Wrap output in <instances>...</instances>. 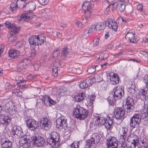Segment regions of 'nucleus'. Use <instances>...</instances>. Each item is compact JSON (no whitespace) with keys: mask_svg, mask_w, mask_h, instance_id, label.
Listing matches in <instances>:
<instances>
[{"mask_svg":"<svg viewBox=\"0 0 148 148\" xmlns=\"http://www.w3.org/2000/svg\"><path fill=\"white\" fill-rule=\"evenodd\" d=\"M73 114L75 117L84 120L88 116V112L84 108L78 105L73 110Z\"/></svg>","mask_w":148,"mask_h":148,"instance_id":"obj_1","label":"nucleus"},{"mask_svg":"<svg viewBox=\"0 0 148 148\" xmlns=\"http://www.w3.org/2000/svg\"><path fill=\"white\" fill-rule=\"evenodd\" d=\"M29 41L30 43L33 45H41L45 41V37L42 34L37 36L33 35L29 38Z\"/></svg>","mask_w":148,"mask_h":148,"instance_id":"obj_2","label":"nucleus"},{"mask_svg":"<svg viewBox=\"0 0 148 148\" xmlns=\"http://www.w3.org/2000/svg\"><path fill=\"white\" fill-rule=\"evenodd\" d=\"M143 82L146 84V87L141 88L139 90V94L142 95L143 98L147 99L148 97V75H146L144 77Z\"/></svg>","mask_w":148,"mask_h":148,"instance_id":"obj_3","label":"nucleus"},{"mask_svg":"<svg viewBox=\"0 0 148 148\" xmlns=\"http://www.w3.org/2000/svg\"><path fill=\"white\" fill-rule=\"evenodd\" d=\"M40 127L43 130H49L52 125L51 120L46 117L41 118L40 121Z\"/></svg>","mask_w":148,"mask_h":148,"instance_id":"obj_4","label":"nucleus"},{"mask_svg":"<svg viewBox=\"0 0 148 148\" xmlns=\"http://www.w3.org/2000/svg\"><path fill=\"white\" fill-rule=\"evenodd\" d=\"M141 115L139 113H135L131 118L130 125L133 127H137L140 123L141 118Z\"/></svg>","mask_w":148,"mask_h":148,"instance_id":"obj_5","label":"nucleus"},{"mask_svg":"<svg viewBox=\"0 0 148 148\" xmlns=\"http://www.w3.org/2000/svg\"><path fill=\"white\" fill-rule=\"evenodd\" d=\"M113 91L114 94L113 95V97L114 100L121 99L124 94V90L121 86L115 87L113 89Z\"/></svg>","mask_w":148,"mask_h":148,"instance_id":"obj_6","label":"nucleus"},{"mask_svg":"<svg viewBox=\"0 0 148 148\" xmlns=\"http://www.w3.org/2000/svg\"><path fill=\"white\" fill-rule=\"evenodd\" d=\"M50 138L47 139V143L53 146L59 140V136L56 132H54L50 134Z\"/></svg>","mask_w":148,"mask_h":148,"instance_id":"obj_7","label":"nucleus"},{"mask_svg":"<svg viewBox=\"0 0 148 148\" xmlns=\"http://www.w3.org/2000/svg\"><path fill=\"white\" fill-rule=\"evenodd\" d=\"M19 141L20 145H21L23 148H27L30 145L32 138L29 136L25 135L21 137Z\"/></svg>","mask_w":148,"mask_h":148,"instance_id":"obj_8","label":"nucleus"},{"mask_svg":"<svg viewBox=\"0 0 148 148\" xmlns=\"http://www.w3.org/2000/svg\"><path fill=\"white\" fill-rule=\"evenodd\" d=\"M67 119L64 116H61L60 119L56 121L57 127L60 130L63 129L65 130L67 127V124L66 123Z\"/></svg>","mask_w":148,"mask_h":148,"instance_id":"obj_9","label":"nucleus"},{"mask_svg":"<svg viewBox=\"0 0 148 148\" xmlns=\"http://www.w3.org/2000/svg\"><path fill=\"white\" fill-rule=\"evenodd\" d=\"M82 8L84 11L86 15H90L92 10L93 5L88 1L84 2Z\"/></svg>","mask_w":148,"mask_h":148,"instance_id":"obj_10","label":"nucleus"},{"mask_svg":"<svg viewBox=\"0 0 148 148\" xmlns=\"http://www.w3.org/2000/svg\"><path fill=\"white\" fill-rule=\"evenodd\" d=\"M32 140L35 146L38 147L42 146L45 142L44 138L38 135L33 136Z\"/></svg>","mask_w":148,"mask_h":148,"instance_id":"obj_11","label":"nucleus"},{"mask_svg":"<svg viewBox=\"0 0 148 148\" xmlns=\"http://www.w3.org/2000/svg\"><path fill=\"white\" fill-rule=\"evenodd\" d=\"M115 118L116 119H121L125 117V112L122 108H117L116 109L114 112Z\"/></svg>","mask_w":148,"mask_h":148,"instance_id":"obj_12","label":"nucleus"},{"mask_svg":"<svg viewBox=\"0 0 148 148\" xmlns=\"http://www.w3.org/2000/svg\"><path fill=\"white\" fill-rule=\"evenodd\" d=\"M27 124L29 129L33 131L37 129L39 125L38 121L31 119H29L27 120Z\"/></svg>","mask_w":148,"mask_h":148,"instance_id":"obj_13","label":"nucleus"},{"mask_svg":"<svg viewBox=\"0 0 148 148\" xmlns=\"http://www.w3.org/2000/svg\"><path fill=\"white\" fill-rule=\"evenodd\" d=\"M126 104L127 106L126 110L127 112H130L134 111V101L133 98L128 96L126 100Z\"/></svg>","mask_w":148,"mask_h":148,"instance_id":"obj_14","label":"nucleus"},{"mask_svg":"<svg viewBox=\"0 0 148 148\" xmlns=\"http://www.w3.org/2000/svg\"><path fill=\"white\" fill-rule=\"evenodd\" d=\"M118 142L114 137H111L107 139V148H117Z\"/></svg>","mask_w":148,"mask_h":148,"instance_id":"obj_15","label":"nucleus"},{"mask_svg":"<svg viewBox=\"0 0 148 148\" xmlns=\"http://www.w3.org/2000/svg\"><path fill=\"white\" fill-rule=\"evenodd\" d=\"M128 2V0H118V2L117 3H115L112 4V5H115L116 7L117 6L121 12L124 11L125 8V5Z\"/></svg>","mask_w":148,"mask_h":148,"instance_id":"obj_16","label":"nucleus"},{"mask_svg":"<svg viewBox=\"0 0 148 148\" xmlns=\"http://www.w3.org/2000/svg\"><path fill=\"white\" fill-rule=\"evenodd\" d=\"M5 24L6 27L11 32L14 33H18L20 30L19 27H16L14 24H11L9 21H6Z\"/></svg>","mask_w":148,"mask_h":148,"instance_id":"obj_17","label":"nucleus"},{"mask_svg":"<svg viewBox=\"0 0 148 148\" xmlns=\"http://www.w3.org/2000/svg\"><path fill=\"white\" fill-rule=\"evenodd\" d=\"M12 132L13 134L16 135L19 137H22L23 135L21 128L18 126H13L12 129Z\"/></svg>","mask_w":148,"mask_h":148,"instance_id":"obj_18","label":"nucleus"},{"mask_svg":"<svg viewBox=\"0 0 148 148\" xmlns=\"http://www.w3.org/2000/svg\"><path fill=\"white\" fill-rule=\"evenodd\" d=\"M10 121V119L9 116L4 114H0V122L2 124L7 126L9 124Z\"/></svg>","mask_w":148,"mask_h":148,"instance_id":"obj_19","label":"nucleus"},{"mask_svg":"<svg viewBox=\"0 0 148 148\" xmlns=\"http://www.w3.org/2000/svg\"><path fill=\"white\" fill-rule=\"evenodd\" d=\"M1 146L3 148H12V143L7 138H3L1 141Z\"/></svg>","mask_w":148,"mask_h":148,"instance_id":"obj_20","label":"nucleus"},{"mask_svg":"<svg viewBox=\"0 0 148 148\" xmlns=\"http://www.w3.org/2000/svg\"><path fill=\"white\" fill-rule=\"evenodd\" d=\"M9 101L8 100L5 99L1 100L0 103V110L1 112L3 111L5 112L4 110L8 109L9 108Z\"/></svg>","mask_w":148,"mask_h":148,"instance_id":"obj_21","label":"nucleus"},{"mask_svg":"<svg viewBox=\"0 0 148 148\" xmlns=\"http://www.w3.org/2000/svg\"><path fill=\"white\" fill-rule=\"evenodd\" d=\"M27 0H17L16 3H12L10 5V10L12 12H15L18 8V5L23 4V2L26 1Z\"/></svg>","mask_w":148,"mask_h":148,"instance_id":"obj_22","label":"nucleus"},{"mask_svg":"<svg viewBox=\"0 0 148 148\" xmlns=\"http://www.w3.org/2000/svg\"><path fill=\"white\" fill-rule=\"evenodd\" d=\"M23 7L27 11H32L35 9L36 5L34 2H30L27 3Z\"/></svg>","mask_w":148,"mask_h":148,"instance_id":"obj_23","label":"nucleus"},{"mask_svg":"<svg viewBox=\"0 0 148 148\" xmlns=\"http://www.w3.org/2000/svg\"><path fill=\"white\" fill-rule=\"evenodd\" d=\"M96 120L97 121V124L99 126L103 125L106 120L105 117L102 114L99 115L97 116H96Z\"/></svg>","mask_w":148,"mask_h":148,"instance_id":"obj_24","label":"nucleus"},{"mask_svg":"<svg viewBox=\"0 0 148 148\" xmlns=\"http://www.w3.org/2000/svg\"><path fill=\"white\" fill-rule=\"evenodd\" d=\"M148 138L146 136L141 138V141L138 143V148H144L147 145L148 142Z\"/></svg>","mask_w":148,"mask_h":148,"instance_id":"obj_25","label":"nucleus"},{"mask_svg":"<svg viewBox=\"0 0 148 148\" xmlns=\"http://www.w3.org/2000/svg\"><path fill=\"white\" fill-rule=\"evenodd\" d=\"M42 101L43 103L46 106H50L51 105H54L56 103L54 101L47 96L45 97Z\"/></svg>","mask_w":148,"mask_h":148,"instance_id":"obj_26","label":"nucleus"},{"mask_svg":"<svg viewBox=\"0 0 148 148\" xmlns=\"http://www.w3.org/2000/svg\"><path fill=\"white\" fill-rule=\"evenodd\" d=\"M135 37V34L132 32L127 33L125 36L126 39L127 40H129L130 42H132L134 43L136 42Z\"/></svg>","mask_w":148,"mask_h":148,"instance_id":"obj_27","label":"nucleus"},{"mask_svg":"<svg viewBox=\"0 0 148 148\" xmlns=\"http://www.w3.org/2000/svg\"><path fill=\"white\" fill-rule=\"evenodd\" d=\"M110 80L111 84H116L119 83V79L118 75L114 73L113 75L110 77Z\"/></svg>","mask_w":148,"mask_h":148,"instance_id":"obj_28","label":"nucleus"},{"mask_svg":"<svg viewBox=\"0 0 148 148\" xmlns=\"http://www.w3.org/2000/svg\"><path fill=\"white\" fill-rule=\"evenodd\" d=\"M127 141L138 143V137L134 134H131L128 136Z\"/></svg>","mask_w":148,"mask_h":148,"instance_id":"obj_29","label":"nucleus"},{"mask_svg":"<svg viewBox=\"0 0 148 148\" xmlns=\"http://www.w3.org/2000/svg\"><path fill=\"white\" fill-rule=\"evenodd\" d=\"M10 57L11 58H17L19 55V52L18 51L16 50L11 49L8 52Z\"/></svg>","mask_w":148,"mask_h":148,"instance_id":"obj_30","label":"nucleus"},{"mask_svg":"<svg viewBox=\"0 0 148 148\" xmlns=\"http://www.w3.org/2000/svg\"><path fill=\"white\" fill-rule=\"evenodd\" d=\"M66 91L62 88L57 90L55 94L56 97L58 98L62 96H64L66 93Z\"/></svg>","mask_w":148,"mask_h":148,"instance_id":"obj_31","label":"nucleus"},{"mask_svg":"<svg viewBox=\"0 0 148 148\" xmlns=\"http://www.w3.org/2000/svg\"><path fill=\"white\" fill-rule=\"evenodd\" d=\"M91 138L95 144L98 143L100 140V137L97 133H94L92 134Z\"/></svg>","mask_w":148,"mask_h":148,"instance_id":"obj_32","label":"nucleus"},{"mask_svg":"<svg viewBox=\"0 0 148 148\" xmlns=\"http://www.w3.org/2000/svg\"><path fill=\"white\" fill-rule=\"evenodd\" d=\"M85 97V95L84 93L78 94L75 96V100L76 101L80 102L82 101L84 97Z\"/></svg>","mask_w":148,"mask_h":148,"instance_id":"obj_33","label":"nucleus"},{"mask_svg":"<svg viewBox=\"0 0 148 148\" xmlns=\"http://www.w3.org/2000/svg\"><path fill=\"white\" fill-rule=\"evenodd\" d=\"M90 85V84L87 79L85 81H82L79 84L80 88L82 89H85Z\"/></svg>","mask_w":148,"mask_h":148,"instance_id":"obj_34","label":"nucleus"},{"mask_svg":"<svg viewBox=\"0 0 148 148\" xmlns=\"http://www.w3.org/2000/svg\"><path fill=\"white\" fill-rule=\"evenodd\" d=\"M31 15V14L29 13L23 14L21 16V19L27 21L29 19L32 18Z\"/></svg>","mask_w":148,"mask_h":148,"instance_id":"obj_35","label":"nucleus"},{"mask_svg":"<svg viewBox=\"0 0 148 148\" xmlns=\"http://www.w3.org/2000/svg\"><path fill=\"white\" fill-rule=\"evenodd\" d=\"M128 132V129L127 127H125L121 128L119 131L120 135L126 136Z\"/></svg>","mask_w":148,"mask_h":148,"instance_id":"obj_36","label":"nucleus"},{"mask_svg":"<svg viewBox=\"0 0 148 148\" xmlns=\"http://www.w3.org/2000/svg\"><path fill=\"white\" fill-rule=\"evenodd\" d=\"M105 126L106 128L108 130H109L112 126V120H106L104 123Z\"/></svg>","mask_w":148,"mask_h":148,"instance_id":"obj_37","label":"nucleus"},{"mask_svg":"<svg viewBox=\"0 0 148 148\" xmlns=\"http://www.w3.org/2000/svg\"><path fill=\"white\" fill-rule=\"evenodd\" d=\"M95 25L96 29L97 31H101L103 30L105 28V26L104 23H97Z\"/></svg>","mask_w":148,"mask_h":148,"instance_id":"obj_38","label":"nucleus"},{"mask_svg":"<svg viewBox=\"0 0 148 148\" xmlns=\"http://www.w3.org/2000/svg\"><path fill=\"white\" fill-rule=\"evenodd\" d=\"M128 143L126 144L127 147L128 148H135L138 144V143H136L130 141H128Z\"/></svg>","mask_w":148,"mask_h":148,"instance_id":"obj_39","label":"nucleus"},{"mask_svg":"<svg viewBox=\"0 0 148 148\" xmlns=\"http://www.w3.org/2000/svg\"><path fill=\"white\" fill-rule=\"evenodd\" d=\"M12 93L13 95L18 97H21L22 96V92L18 89H14L12 91Z\"/></svg>","mask_w":148,"mask_h":148,"instance_id":"obj_40","label":"nucleus"},{"mask_svg":"<svg viewBox=\"0 0 148 148\" xmlns=\"http://www.w3.org/2000/svg\"><path fill=\"white\" fill-rule=\"evenodd\" d=\"M94 99L95 97L93 95L89 96L87 99L88 104H89L90 106H91L92 104Z\"/></svg>","mask_w":148,"mask_h":148,"instance_id":"obj_41","label":"nucleus"},{"mask_svg":"<svg viewBox=\"0 0 148 148\" xmlns=\"http://www.w3.org/2000/svg\"><path fill=\"white\" fill-rule=\"evenodd\" d=\"M69 50L67 48H64L62 50V55L64 57L66 56L69 53Z\"/></svg>","mask_w":148,"mask_h":148,"instance_id":"obj_42","label":"nucleus"},{"mask_svg":"<svg viewBox=\"0 0 148 148\" xmlns=\"http://www.w3.org/2000/svg\"><path fill=\"white\" fill-rule=\"evenodd\" d=\"M136 87L133 84L131 85V86L128 89V91L131 94H133L135 92Z\"/></svg>","mask_w":148,"mask_h":148,"instance_id":"obj_43","label":"nucleus"},{"mask_svg":"<svg viewBox=\"0 0 148 148\" xmlns=\"http://www.w3.org/2000/svg\"><path fill=\"white\" fill-rule=\"evenodd\" d=\"M126 137V136L120 135L119 140V143L122 145L125 143Z\"/></svg>","mask_w":148,"mask_h":148,"instance_id":"obj_44","label":"nucleus"},{"mask_svg":"<svg viewBox=\"0 0 148 148\" xmlns=\"http://www.w3.org/2000/svg\"><path fill=\"white\" fill-rule=\"evenodd\" d=\"M58 67L53 66L52 68V73L54 77H56L58 75Z\"/></svg>","mask_w":148,"mask_h":148,"instance_id":"obj_45","label":"nucleus"},{"mask_svg":"<svg viewBox=\"0 0 148 148\" xmlns=\"http://www.w3.org/2000/svg\"><path fill=\"white\" fill-rule=\"evenodd\" d=\"M13 88V86L11 85L9 83H6L5 85V88L6 89L5 92H7L9 90H11Z\"/></svg>","mask_w":148,"mask_h":148,"instance_id":"obj_46","label":"nucleus"},{"mask_svg":"<svg viewBox=\"0 0 148 148\" xmlns=\"http://www.w3.org/2000/svg\"><path fill=\"white\" fill-rule=\"evenodd\" d=\"M97 66H91L88 69L87 71L90 73H94L96 71V67Z\"/></svg>","mask_w":148,"mask_h":148,"instance_id":"obj_47","label":"nucleus"},{"mask_svg":"<svg viewBox=\"0 0 148 148\" xmlns=\"http://www.w3.org/2000/svg\"><path fill=\"white\" fill-rule=\"evenodd\" d=\"M87 79L90 85L92 84L93 83L95 82H96L95 76L94 77H90Z\"/></svg>","mask_w":148,"mask_h":148,"instance_id":"obj_48","label":"nucleus"},{"mask_svg":"<svg viewBox=\"0 0 148 148\" xmlns=\"http://www.w3.org/2000/svg\"><path fill=\"white\" fill-rule=\"evenodd\" d=\"M148 110V101L145 100L144 102L143 111L144 113L147 112Z\"/></svg>","mask_w":148,"mask_h":148,"instance_id":"obj_49","label":"nucleus"},{"mask_svg":"<svg viewBox=\"0 0 148 148\" xmlns=\"http://www.w3.org/2000/svg\"><path fill=\"white\" fill-rule=\"evenodd\" d=\"M96 82H99L103 80L102 75L101 74L95 76Z\"/></svg>","mask_w":148,"mask_h":148,"instance_id":"obj_50","label":"nucleus"},{"mask_svg":"<svg viewBox=\"0 0 148 148\" xmlns=\"http://www.w3.org/2000/svg\"><path fill=\"white\" fill-rule=\"evenodd\" d=\"M112 19H109L106 21V25H107L108 26L110 29L113 28L112 27Z\"/></svg>","mask_w":148,"mask_h":148,"instance_id":"obj_51","label":"nucleus"},{"mask_svg":"<svg viewBox=\"0 0 148 148\" xmlns=\"http://www.w3.org/2000/svg\"><path fill=\"white\" fill-rule=\"evenodd\" d=\"M90 33H92L93 32H95L97 30L96 29L95 25H93L92 26L88 29Z\"/></svg>","mask_w":148,"mask_h":148,"instance_id":"obj_52","label":"nucleus"},{"mask_svg":"<svg viewBox=\"0 0 148 148\" xmlns=\"http://www.w3.org/2000/svg\"><path fill=\"white\" fill-rule=\"evenodd\" d=\"M95 144L93 140L91 138L90 140H88L86 141V145L89 147L90 146L92 145Z\"/></svg>","mask_w":148,"mask_h":148,"instance_id":"obj_53","label":"nucleus"},{"mask_svg":"<svg viewBox=\"0 0 148 148\" xmlns=\"http://www.w3.org/2000/svg\"><path fill=\"white\" fill-rule=\"evenodd\" d=\"M112 27L113 28H112V29L114 31H116L118 28L117 24L113 20H112Z\"/></svg>","mask_w":148,"mask_h":148,"instance_id":"obj_54","label":"nucleus"},{"mask_svg":"<svg viewBox=\"0 0 148 148\" xmlns=\"http://www.w3.org/2000/svg\"><path fill=\"white\" fill-rule=\"evenodd\" d=\"M89 30H85L83 33V35L84 38H87L89 35L90 33Z\"/></svg>","mask_w":148,"mask_h":148,"instance_id":"obj_55","label":"nucleus"},{"mask_svg":"<svg viewBox=\"0 0 148 148\" xmlns=\"http://www.w3.org/2000/svg\"><path fill=\"white\" fill-rule=\"evenodd\" d=\"M107 100L110 105L114 106L115 104V101L113 100H111V99H110V97H108V98H107Z\"/></svg>","mask_w":148,"mask_h":148,"instance_id":"obj_56","label":"nucleus"},{"mask_svg":"<svg viewBox=\"0 0 148 148\" xmlns=\"http://www.w3.org/2000/svg\"><path fill=\"white\" fill-rule=\"evenodd\" d=\"M78 142L73 143H72L71 145V148H78Z\"/></svg>","mask_w":148,"mask_h":148,"instance_id":"obj_57","label":"nucleus"},{"mask_svg":"<svg viewBox=\"0 0 148 148\" xmlns=\"http://www.w3.org/2000/svg\"><path fill=\"white\" fill-rule=\"evenodd\" d=\"M99 39L97 38L93 40V46L94 47L98 45L99 43Z\"/></svg>","mask_w":148,"mask_h":148,"instance_id":"obj_58","label":"nucleus"},{"mask_svg":"<svg viewBox=\"0 0 148 148\" xmlns=\"http://www.w3.org/2000/svg\"><path fill=\"white\" fill-rule=\"evenodd\" d=\"M39 3L42 5H45L49 2V0H38Z\"/></svg>","mask_w":148,"mask_h":148,"instance_id":"obj_59","label":"nucleus"},{"mask_svg":"<svg viewBox=\"0 0 148 148\" xmlns=\"http://www.w3.org/2000/svg\"><path fill=\"white\" fill-rule=\"evenodd\" d=\"M60 53V51L58 50H56V51H55L53 53V57H57L58 54H59Z\"/></svg>","mask_w":148,"mask_h":148,"instance_id":"obj_60","label":"nucleus"},{"mask_svg":"<svg viewBox=\"0 0 148 148\" xmlns=\"http://www.w3.org/2000/svg\"><path fill=\"white\" fill-rule=\"evenodd\" d=\"M40 66V65L39 63L36 64L34 65V68L36 70H38L39 69Z\"/></svg>","mask_w":148,"mask_h":148,"instance_id":"obj_61","label":"nucleus"},{"mask_svg":"<svg viewBox=\"0 0 148 148\" xmlns=\"http://www.w3.org/2000/svg\"><path fill=\"white\" fill-rule=\"evenodd\" d=\"M76 25L77 27H78L79 28L81 27L82 25V23L79 21H77L76 23Z\"/></svg>","mask_w":148,"mask_h":148,"instance_id":"obj_62","label":"nucleus"},{"mask_svg":"<svg viewBox=\"0 0 148 148\" xmlns=\"http://www.w3.org/2000/svg\"><path fill=\"white\" fill-rule=\"evenodd\" d=\"M36 51L35 50L33 49L31 51V56L33 57L36 55Z\"/></svg>","mask_w":148,"mask_h":148,"instance_id":"obj_63","label":"nucleus"},{"mask_svg":"<svg viewBox=\"0 0 148 148\" xmlns=\"http://www.w3.org/2000/svg\"><path fill=\"white\" fill-rule=\"evenodd\" d=\"M16 46L17 48H20L23 46V45L19 42H18L16 44Z\"/></svg>","mask_w":148,"mask_h":148,"instance_id":"obj_64","label":"nucleus"}]
</instances>
